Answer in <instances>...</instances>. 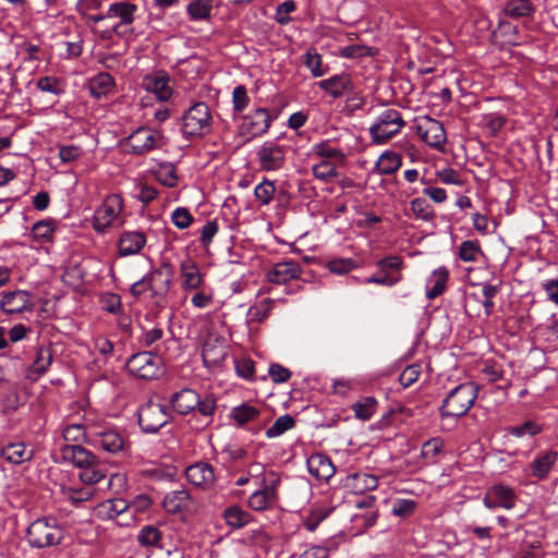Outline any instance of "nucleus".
Wrapping results in <instances>:
<instances>
[{
  "mask_svg": "<svg viewBox=\"0 0 558 558\" xmlns=\"http://www.w3.org/2000/svg\"><path fill=\"white\" fill-rule=\"evenodd\" d=\"M173 276L171 265L163 263L134 282L130 291L135 298H140L146 291H149L153 304L158 308H163L167 305V296L173 282Z\"/></svg>",
  "mask_w": 558,
  "mask_h": 558,
  "instance_id": "obj_1",
  "label": "nucleus"
},
{
  "mask_svg": "<svg viewBox=\"0 0 558 558\" xmlns=\"http://www.w3.org/2000/svg\"><path fill=\"white\" fill-rule=\"evenodd\" d=\"M62 462L80 469L78 477L86 486H94L106 477V471L99 459L89 450L78 445H64L60 448Z\"/></svg>",
  "mask_w": 558,
  "mask_h": 558,
  "instance_id": "obj_2",
  "label": "nucleus"
},
{
  "mask_svg": "<svg viewBox=\"0 0 558 558\" xmlns=\"http://www.w3.org/2000/svg\"><path fill=\"white\" fill-rule=\"evenodd\" d=\"M171 405L179 414H187L190 412H197L207 420L206 424L216 410V400L211 396H206L201 399L198 393L193 389H182L175 392L170 399Z\"/></svg>",
  "mask_w": 558,
  "mask_h": 558,
  "instance_id": "obj_3",
  "label": "nucleus"
},
{
  "mask_svg": "<svg viewBox=\"0 0 558 558\" xmlns=\"http://www.w3.org/2000/svg\"><path fill=\"white\" fill-rule=\"evenodd\" d=\"M123 207V199L119 194L108 195L94 213V230L105 233L110 228L121 227L124 223Z\"/></svg>",
  "mask_w": 558,
  "mask_h": 558,
  "instance_id": "obj_4",
  "label": "nucleus"
},
{
  "mask_svg": "<svg viewBox=\"0 0 558 558\" xmlns=\"http://www.w3.org/2000/svg\"><path fill=\"white\" fill-rule=\"evenodd\" d=\"M478 389L473 383H463L452 389L442 401V416L460 417L465 415L477 398Z\"/></svg>",
  "mask_w": 558,
  "mask_h": 558,
  "instance_id": "obj_5",
  "label": "nucleus"
},
{
  "mask_svg": "<svg viewBox=\"0 0 558 558\" xmlns=\"http://www.w3.org/2000/svg\"><path fill=\"white\" fill-rule=\"evenodd\" d=\"M404 126L405 121L401 112L397 109L388 108L379 113L369 126L368 132L374 144L384 145L398 135Z\"/></svg>",
  "mask_w": 558,
  "mask_h": 558,
  "instance_id": "obj_6",
  "label": "nucleus"
},
{
  "mask_svg": "<svg viewBox=\"0 0 558 558\" xmlns=\"http://www.w3.org/2000/svg\"><path fill=\"white\" fill-rule=\"evenodd\" d=\"M281 483L280 475L275 471L264 473L259 489H256L247 499V506L254 511H265L272 508L279 500L278 488Z\"/></svg>",
  "mask_w": 558,
  "mask_h": 558,
  "instance_id": "obj_7",
  "label": "nucleus"
},
{
  "mask_svg": "<svg viewBox=\"0 0 558 558\" xmlns=\"http://www.w3.org/2000/svg\"><path fill=\"white\" fill-rule=\"evenodd\" d=\"M62 538L63 532L56 519H38L27 529V539L32 547L45 548L58 545Z\"/></svg>",
  "mask_w": 558,
  "mask_h": 558,
  "instance_id": "obj_8",
  "label": "nucleus"
},
{
  "mask_svg": "<svg viewBox=\"0 0 558 558\" xmlns=\"http://www.w3.org/2000/svg\"><path fill=\"white\" fill-rule=\"evenodd\" d=\"M182 120V131L186 136L199 137L210 132L213 119L205 102L194 104Z\"/></svg>",
  "mask_w": 558,
  "mask_h": 558,
  "instance_id": "obj_9",
  "label": "nucleus"
},
{
  "mask_svg": "<svg viewBox=\"0 0 558 558\" xmlns=\"http://www.w3.org/2000/svg\"><path fill=\"white\" fill-rule=\"evenodd\" d=\"M138 425L145 433H156L170 420L166 404L150 399L138 409Z\"/></svg>",
  "mask_w": 558,
  "mask_h": 558,
  "instance_id": "obj_10",
  "label": "nucleus"
},
{
  "mask_svg": "<svg viewBox=\"0 0 558 558\" xmlns=\"http://www.w3.org/2000/svg\"><path fill=\"white\" fill-rule=\"evenodd\" d=\"M289 146L275 141L265 142L256 151L258 166L264 171H277L283 168Z\"/></svg>",
  "mask_w": 558,
  "mask_h": 558,
  "instance_id": "obj_11",
  "label": "nucleus"
},
{
  "mask_svg": "<svg viewBox=\"0 0 558 558\" xmlns=\"http://www.w3.org/2000/svg\"><path fill=\"white\" fill-rule=\"evenodd\" d=\"M129 372L141 379H154L160 374V359L147 352L134 354L126 363Z\"/></svg>",
  "mask_w": 558,
  "mask_h": 558,
  "instance_id": "obj_12",
  "label": "nucleus"
},
{
  "mask_svg": "<svg viewBox=\"0 0 558 558\" xmlns=\"http://www.w3.org/2000/svg\"><path fill=\"white\" fill-rule=\"evenodd\" d=\"M272 118L265 108H256L243 117L240 126L241 134L247 138H254L267 133L271 125Z\"/></svg>",
  "mask_w": 558,
  "mask_h": 558,
  "instance_id": "obj_13",
  "label": "nucleus"
},
{
  "mask_svg": "<svg viewBox=\"0 0 558 558\" xmlns=\"http://www.w3.org/2000/svg\"><path fill=\"white\" fill-rule=\"evenodd\" d=\"M418 136L430 147L442 149L447 136L441 122L436 119L424 117L416 125Z\"/></svg>",
  "mask_w": 558,
  "mask_h": 558,
  "instance_id": "obj_14",
  "label": "nucleus"
},
{
  "mask_svg": "<svg viewBox=\"0 0 558 558\" xmlns=\"http://www.w3.org/2000/svg\"><path fill=\"white\" fill-rule=\"evenodd\" d=\"M161 142V135L148 128H138L126 140L125 146L129 150L136 155L145 154Z\"/></svg>",
  "mask_w": 558,
  "mask_h": 558,
  "instance_id": "obj_15",
  "label": "nucleus"
},
{
  "mask_svg": "<svg viewBox=\"0 0 558 558\" xmlns=\"http://www.w3.org/2000/svg\"><path fill=\"white\" fill-rule=\"evenodd\" d=\"M228 354V347L223 339L209 336L202 351L204 365L211 372H216L222 367L225 359Z\"/></svg>",
  "mask_w": 558,
  "mask_h": 558,
  "instance_id": "obj_16",
  "label": "nucleus"
},
{
  "mask_svg": "<svg viewBox=\"0 0 558 558\" xmlns=\"http://www.w3.org/2000/svg\"><path fill=\"white\" fill-rule=\"evenodd\" d=\"M303 268L300 263L293 259H286L276 263L267 272L266 279L270 283L287 284L301 277Z\"/></svg>",
  "mask_w": 558,
  "mask_h": 558,
  "instance_id": "obj_17",
  "label": "nucleus"
},
{
  "mask_svg": "<svg viewBox=\"0 0 558 558\" xmlns=\"http://www.w3.org/2000/svg\"><path fill=\"white\" fill-rule=\"evenodd\" d=\"M557 462L558 451L551 449L539 451L527 465L529 474L537 481H544Z\"/></svg>",
  "mask_w": 558,
  "mask_h": 558,
  "instance_id": "obj_18",
  "label": "nucleus"
},
{
  "mask_svg": "<svg viewBox=\"0 0 558 558\" xmlns=\"http://www.w3.org/2000/svg\"><path fill=\"white\" fill-rule=\"evenodd\" d=\"M169 76L163 72L147 74L143 77L142 86L162 102H167L172 97L173 90L169 85Z\"/></svg>",
  "mask_w": 558,
  "mask_h": 558,
  "instance_id": "obj_19",
  "label": "nucleus"
},
{
  "mask_svg": "<svg viewBox=\"0 0 558 558\" xmlns=\"http://www.w3.org/2000/svg\"><path fill=\"white\" fill-rule=\"evenodd\" d=\"M187 481L202 489H210L216 481L214 468L207 462H197L185 470Z\"/></svg>",
  "mask_w": 558,
  "mask_h": 558,
  "instance_id": "obj_20",
  "label": "nucleus"
},
{
  "mask_svg": "<svg viewBox=\"0 0 558 558\" xmlns=\"http://www.w3.org/2000/svg\"><path fill=\"white\" fill-rule=\"evenodd\" d=\"M88 444L99 447L109 453H117L124 447L123 437L113 429H102L90 433Z\"/></svg>",
  "mask_w": 558,
  "mask_h": 558,
  "instance_id": "obj_21",
  "label": "nucleus"
},
{
  "mask_svg": "<svg viewBox=\"0 0 558 558\" xmlns=\"http://www.w3.org/2000/svg\"><path fill=\"white\" fill-rule=\"evenodd\" d=\"M311 475L320 482H328L336 472V468L329 457L323 453H314L306 461Z\"/></svg>",
  "mask_w": 558,
  "mask_h": 558,
  "instance_id": "obj_22",
  "label": "nucleus"
},
{
  "mask_svg": "<svg viewBox=\"0 0 558 558\" xmlns=\"http://www.w3.org/2000/svg\"><path fill=\"white\" fill-rule=\"evenodd\" d=\"M146 244V235L141 231H125L118 241L120 256L138 254Z\"/></svg>",
  "mask_w": 558,
  "mask_h": 558,
  "instance_id": "obj_23",
  "label": "nucleus"
},
{
  "mask_svg": "<svg viewBox=\"0 0 558 558\" xmlns=\"http://www.w3.org/2000/svg\"><path fill=\"white\" fill-rule=\"evenodd\" d=\"M29 306V294L22 290L4 293L0 300V308L8 314L22 313Z\"/></svg>",
  "mask_w": 558,
  "mask_h": 558,
  "instance_id": "obj_24",
  "label": "nucleus"
},
{
  "mask_svg": "<svg viewBox=\"0 0 558 558\" xmlns=\"http://www.w3.org/2000/svg\"><path fill=\"white\" fill-rule=\"evenodd\" d=\"M449 280V270L446 266H440L432 271L426 280V298L434 300L440 296Z\"/></svg>",
  "mask_w": 558,
  "mask_h": 558,
  "instance_id": "obj_25",
  "label": "nucleus"
},
{
  "mask_svg": "<svg viewBox=\"0 0 558 558\" xmlns=\"http://www.w3.org/2000/svg\"><path fill=\"white\" fill-rule=\"evenodd\" d=\"M317 86L333 98L342 97L353 89L352 80L349 75H335L319 81Z\"/></svg>",
  "mask_w": 558,
  "mask_h": 558,
  "instance_id": "obj_26",
  "label": "nucleus"
},
{
  "mask_svg": "<svg viewBox=\"0 0 558 558\" xmlns=\"http://www.w3.org/2000/svg\"><path fill=\"white\" fill-rule=\"evenodd\" d=\"M344 486L354 494H364L378 486V477L368 473H353L345 477Z\"/></svg>",
  "mask_w": 558,
  "mask_h": 558,
  "instance_id": "obj_27",
  "label": "nucleus"
},
{
  "mask_svg": "<svg viewBox=\"0 0 558 558\" xmlns=\"http://www.w3.org/2000/svg\"><path fill=\"white\" fill-rule=\"evenodd\" d=\"M0 457L13 464H21L34 457L33 449L27 448L23 442H11L0 449Z\"/></svg>",
  "mask_w": 558,
  "mask_h": 558,
  "instance_id": "obj_28",
  "label": "nucleus"
},
{
  "mask_svg": "<svg viewBox=\"0 0 558 558\" xmlns=\"http://www.w3.org/2000/svg\"><path fill=\"white\" fill-rule=\"evenodd\" d=\"M182 287L184 290H197L202 287L204 279L198 266L191 262L184 260L180 265Z\"/></svg>",
  "mask_w": 558,
  "mask_h": 558,
  "instance_id": "obj_29",
  "label": "nucleus"
},
{
  "mask_svg": "<svg viewBox=\"0 0 558 558\" xmlns=\"http://www.w3.org/2000/svg\"><path fill=\"white\" fill-rule=\"evenodd\" d=\"M162 505L167 512L178 513L189 510L192 505V499L187 490L179 489L167 494L163 498Z\"/></svg>",
  "mask_w": 558,
  "mask_h": 558,
  "instance_id": "obj_30",
  "label": "nucleus"
},
{
  "mask_svg": "<svg viewBox=\"0 0 558 558\" xmlns=\"http://www.w3.org/2000/svg\"><path fill=\"white\" fill-rule=\"evenodd\" d=\"M128 502L122 498L108 499L97 505L95 514L101 520H112L125 512Z\"/></svg>",
  "mask_w": 558,
  "mask_h": 558,
  "instance_id": "obj_31",
  "label": "nucleus"
},
{
  "mask_svg": "<svg viewBox=\"0 0 558 558\" xmlns=\"http://www.w3.org/2000/svg\"><path fill=\"white\" fill-rule=\"evenodd\" d=\"M137 5L131 2H114L111 3L107 10V16L120 19L119 27L122 25H130L135 20V12Z\"/></svg>",
  "mask_w": 558,
  "mask_h": 558,
  "instance_id": "obj_32",
  "label": "nucleus"
},
{
  "mask_svg": "<svg viewBox=\"0 0 558 558\" xmlns=\"http://www.w3.org/2000/svg\"><path fill=\"white\" fill-rule=\"evenodd\" d=\"M401 165L402 157L400 154L392 150H386L379 156L375 165V171L379 174L388 175L398 171Z\"/></svg>",
  "mask_w": 558,
  "mask_h": 558,
  "instance_id": "obj_33",
  "label": "nucleus"
},
{
  "mask_svg": "<svg viewBox=\"0 0 558 558\" xmlns=\"http://www.w3.org/2000/svg\"><path fill=\"white\" fill-rule=\"evenodd\" d=\"M313 154L322 158V160L333 161L336 163H343L345 154L329 141H323L313 146Z\"/></svg>",
  "mask_w": 558,
  "mask_h": 558,
  "instance_id": "obj_34",
  "label": "nucleus"
},
{
  "mask_svg": "<svg viewBox=\"0 0 558 558\" xmlns=\"http://www.w3.org/2000/svg\"><path fill=\"white\" fill-rule=\"evenodd\" d=\"M223 519L230 527L242 529L253 521V515L239 506H231L225 509Z\"/></svg>",
  "mask_w": 558,
  "mask_h": 558,
  "instance_id": "obj_35",
  "label": "nucleus"
},
{
  "mask_svg": "<svg viewBox=\"0 0 558 558\" xmlns=\"http://www.w3.org/2000/svg\"><path fill=\"white\" fill-rule=\"evenodd\" d=\"M215 0H191L186 13L191 21H208L211 17Z\"/></svg>",
  "mask_w": 558,
  "mask_h": 558,
  "instance_id": "obj_36",
  "label": "nucleus"
},
{
  "mask_svg": "<svg viewBox=\"0 0 558 558\" xmlns=\"http://www.w3.org/2000/svg\"><path fill=\"white\" fill-rule=\"evenodd\" d=\"M259 415L260 410L248 403H242L238 407H234L230 413V417L239 427H242L247 423L255 422Z\"/></svg>",
  "mask_w": 558,
  "mask_h": 558,
  "instance_id": "obj_37",
  "label": "nucleus"
},
{
  "mask_svg": "<svg viewBox=\"0 0 558 558\" xmlns=\"http://www.w3.org/2000/svg\"><path fill=\"white\" fill-rule=\"evenodd\" d=\"M114 87V80L111 74L101 72L89 81V90L95 98L108 95Z\"/></svg>",
  "mask_w": 558,
  "mask_h": 558,
  "instance_id": "obj_38",
  "label": "nucleus"
},
{
  "mask_svg": "<svg viewBox=\"0 0 558 558\" xmlns=\"http://www.w3.org/2000/svg\"><path fill=\"white\" fill-rule=\"evenodd\" d=\"M62 496L71 501L73 505H78L81 502L87 501L92 499L95 494L96 489L92 486H62L61 487Z\"/></svg>",
  "mask_w": 558,
  "mask_h": 558,
  "instance_id": "obj_39",
  "label": "nucleus"
},
{
  "mask_svg": "<svg viewBox=\"0 0 558 558\" xmlns=\"http://www.w3.org/2000/svg\"><path fill=\"white\" fill-rule=\"evenodd\" d=\"M62 437L65 445H78L88 442L90 434H87L82 424H69L62 429Z\"/></svg>",
  "mask_w": 558,
  "mask_h": 558,
  "instance_id": "obj_40",
  "label": "nucleus"
},
{
  "mask_svg": "<svg viewBox=\"0 0 558 558\" xmlns=\"http://www.w3.org/2000/svg\"><path fill=\"white\" fill-rule=\"evenodd\" d=\"M504 12L506 15L514 19L526 17L534 12V5L530 0H508Z\"/></svg>",
  "mask_w": 558,
  "mask_h": 558,
  "instance_id": "obj_41",
  "label": "nucleus"
},
{
  "mask_svg": "<svg viewBox=\"0 0 558 558\" xmlns=\"http://www.w3.org/2000/svg\"><path fill=\"white\" fill-rule=\"evenodd\" d=\"M137 538L138 542L145 546H158L160 548L166 546L163 542V531L153 525L143 526Z\"/></svg>",
  "mask_w": 558,
  "mask_h": 558,
  "instance_id": "obj_42",
  "label": "nucleus"
},
{
  "mask_svg": "<svg viewBox=\"0 0 558 558\" xmlns=\"http://www.w3.org/2000/svg\"><path fill=\"white\" fill-rule=\"evenodd\" d=\"M492 495L496 497L501 508L512 509L515 505L517 496L514 490L504 484H497L490 487Z\"/></svg>",
  "mask_w": 558,
  "mask_h": 558,
  "instance_id": "obj_43",
  "label": "nucleus"
},
{
  "mask_svg": "<svg viewBox=\"0 0 558 558\" xmlns=\"http://www.w3.org/2000/svg\"><path fill=\"white\" fill-rule=\"evenodd\" d=\"M410 210L415 219L430 221L435 213L430 204L423 197L413 198L410 202Z\"/></svg>",
  "mask_w": 558,
  "mask_h": 558,
  "instance_id": "obj_44",
  "label": "nucleus"
},
{
  "mask_svg": "<svg viewBox=\"0 0 558 558\" xmlns=\"http://www.w3.org/2000/svg\"><path fill=\"white\" fill-rule=\"evenodd\" d=\"M52 362V353L48 347H39L36 352V357L32 364L31 372L37 376L44 375Z\"/></svg>",
  "mask_w": 558,
  "mask_h": 558,
  "instance_id": "obj_45",
  "label": "nucleus"
},
{
  "mask_svg": "<svg viewBox=\"0 0 558 558\" xmlns=\"http://www.w3.org/2000/svg\"><path fill=\"white\" fill-rule=\"evenodd\" d=\"M458 254L463 262L474 263L483 255V251L477 240H466L460 244Z\"/></svg>",
  "mask_w": 558,
  "mask_h": 558,
  "instance_id": "obj_46",
  "label": "nucleus"
},
{
  "mask_svg": "<svg viewBox=\"0 0 558 558\" xmlns=\"http://www.w3.org/2000/svg\"><path fill=\"white\" fill-rule=\"evenodd\" d=\"M377 400L374 397H366L352 405L356 418L368 421L375 413Z\"/></svg>",
  "mask_w": 558,
  "mask_h": 558,
  "instance_id": "obj_47",
  "label": "nucleus"
},
{
  "mask_svg": "<svg viewBox=\"0 0 558 558\" xmlns=\"http://www.w3.org/2000/svg\"><path fill=\"white\" fill-rule=\"evenodd\" d=\"M276 193V185L272 181L264 179L254 189V196L260 206L271 203Z\"/></svg>",
  "mask_w": 558,
  "mask_h": 558,
  "instance_id": "obj_48",
  "label": "nucleus"
},
{
  "mask_svg": "<svg viewBox=\"0 0 558 558\" xmlns=\"http://www.w3.org/2000/svg\"><path fill=\"white\" fill-rule=\"evenodd\" d=\"M337 165L333 161L320 160L312 166L313 175L317 180L327 182L338 175Z\"/></svg>",
  "mask_w": 558,
  "mask_h": 558,
  "instance_id": "obj_49",
  "label": "nucleus"
},
{
  "mask_svg": "<svg viewBox=\"0 0 558 558\" xmlns=\"http://www.w3.org/2000/svg\"><path fill=\"white\" fill-rule=\"evenodd\" d=\"M156 179L165 186L173 187L178 183V175L173 163H160L155 170Z\"/></svg>",
  "mask_w": 558,
  "mask_h": 558,
  "instance_id": "obj_50",
  "label": "nucleus"
},
{
  "mask_svg": "<svg viewBox=\"0 0 558 558\" xmlns=\"http://www.w3.org/2000/svg\"><path fill=\"white\" fill-rule=\"evenodd\" d=\"M36 87L44 93H50L56 96L64 93V82L56 76H43L36 82Z\"/></svg>",
  "mask_w": 558,
  "mask_h": 558,
  "instance_id": "obj_51",
  "label": "nucleus"
},
{
  "mask_svg": "<svg viewBox=\"0 0 558 558\" xmlns=\"http://www.w3.org/2000/svg\"><path fill=\"white\" fill-rule=\"evenodd\" d=\"M295 422L291 415H281L275 423L266 430L267 438H276L294 427Z\"/></svg>",
  "mask_w": 558,
  "mask_h": 558,
  "instance_id": "obj_52",
  "label": "nucleus"
},
{
  "mask_svg": "<svg viewBox=\"0 0 558 558\" xmlns=\"http://www.w3.org/2000/svg\"><path fill=\"white\" fill-rule=\"evenodd\" d=\"M444 444L438 438H432L427 441H425L422 446V458L426 461L428 464H433L437 462L438 456L440 454L442 450Z\"/></svg>",
  "mask_w": 558,
  "mask_h": 558,
  "instance_id": "obj_53",
  "label": "nucleus"
},
{
  "mask_svg": "<svg viewBox=\"0 0 558 558\" xmlns=\"http://www.w3.org/2000/svg\"><path fill=\"white\" fill-rule=\"evenodd\" d=\"M54 227L49 220L36 222L32 228V236L40 243L50 242L53 238Z\"/></svg>",
  "mask_w": 558,
  "mask_h": 558,
  "instance_id": "obj_54",
  "label": "nucleus"
},
{
  "mask_svg": "<svg viewBox=\"0 0 558 558\" xmlns=\"http://www.w3.org/2000/svg\"><path fill=\"white\" fill-rule=\"evenodd\" d=\"M274 307V300L264 299L259 303L251 306L248 310V316L251 320L256 323L264 322L270 314Z\"/></svg>",
  "mask_w": 558,
  "mask_h": 558,
  "instance_id": "obj_55",
  "label": "nucleus"
},
{
  "mask_svg": "<svg viewBox=\"0 0 558 558\" xmlns=\"http://www.w3.org/2000/svg\"><path fill=\"white\" fill-rule=\"evenodd\" d=\"M543 432V426L534 421H526L523 424L512 426L508 429L509 435L517 438L525 436L533 437Z\"/></svg>",
  "mask_w": 558,
  "mask_h": 558,
  "instance_id": "obj_56",
  "label": "nucleus"
},
{
  "mask_svg": "<svg viewBox=\"0 0 558 558\" xmlns=\"http://www.w3.org/2000/svg\"><path fill=\"white\" fill-rule=\"evenodd\" d=\"M304 58V64L311 71L314 77H320L326 73V70L323 68L322 56L318 54L316 50H307Z\"/></svg>",
  "mask_w": 558,
  "mask_h": 558,
  "instance_id": "obj_57",
  "label": "nucleus"
},
{
  "mask_svg": "<svg viewBox=\"0 0 558 558\" xmlns=\"http://www.w3.org/2000/svg\"><path fill=\"white\" fill-rule=\"evenodd\" d=\"M327 269L336 275H345L357 267L352 258H332L326 264Z\"/></svg>",
  "mask_w": 558,
  "mask_h": 558,
  "instance_id": "obj_58",
  "label": "nucleus"
},
{
  "mask_svg": "<svg viewBox=\"0 0 558 558\" xmlns=\"http://www.w3.org/2000/svg\"><path fill=\"white\" fill-rule=\"evenodd\" d=\"M236 375L246 380H253L255 374V364L252 359L242 356L234 360Z\"/></svg>",
  "mask_w": 558,
  "mask_h": 558,
  "instance_id": "obj_59",
  "label": "nucleus"
},
{
  "mask_svg": "<svg viewBox=\"0 0 558 558\" xmlns=\"http://www.w3.org/2000/svg\"><path fill=\"white\" fill-rule=\"evenodd\" d=\"M416 508L417 502L415 500L399 498L393 502L391 512L397 517L407 518L412 515Z\"/></svg>",
  "mask_w": 558,
  "mask_h": 558,
  "instance_id": "obj_60",
  "label": "nucleus"
},
{
  "mask_svg": "<svg viewBox=\"0 0 558 558\" xmlns=\"http://www.w3.org/2000/svg\"><path fill=\"white\" fill-rule=\"evenodd\" d=\"M248 104L250 97L246 88L243 85L234 87L232 92L233 111L240 113L247 108Z\"/></svg>",
  "mask_w": 558,
  "mask_h": 558,
  "instance_id": "obj_61",
  "label": "nucleus"
},
{
  "mask_svg": "<svg viewBox=\"0 0 558 558\" xmlns=\"http://www.w3.org/2000/svg\"><path fill=\"white\" fill-rule=\"evenodd\" d=\"M484 128L486 131L495 136L505 126L507 119L498 113H490L483 118Z\"/></svg>",
  "mask_w": 558,
  "mask_h": 558,
  "instance_id": "obj_62",
  "label": "nucleus"
},
{
  "mask_svg": "<svg viewBox=\"0 0 558 558\" xmlns=\"http://www.w3.org/2000/svg\"><path fill=\"white\" fill-rule=\"evenodd\" d=\"M421 375V366L418 364H411L407 366L399 376V381L403 388L412 386Z\"/></svg>",
  "mask_w": 558,
  "mask_h": 558,
  "instance_id": "obj_63",
  "label": "nucleus"
},
{
  "mask_svg": "<svg viewBox=\"0 0 558 558\" xmlns=\"http://www.w3.org/2000/svg\"><path fill=\"white\" fill-rule=\"evenodd\" d=\"M541 542L533 541L531 543L523 541L518 553V558H542Z\"/></svg>",
  "mask_w": 558,
  "mask_h": 558,
  "instance_id": "obj_64",
  "label": "nucleus"
}]
</instances>
